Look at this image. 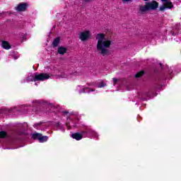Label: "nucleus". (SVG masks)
<instances>
[{"label":"nucleus","mask_w":181,"mask_h":181,"mask_svg":"<svg viewBox=\"0 0 181 181\" xmlns=\"http://www.w3.org/2000/svg\"><path fill=\"white\" fill-rule=\"evenodd\" d=\"M47 139H49V137L47 136H42L41 134V136L40 138V142H46V141H47Z\"/></svg>","instance_id":"nucleus-13"},{"label":"nucleus","mask_w":181,"mask_h":181,"mask_svg":"<svg viewBox=\"0 0 181 181\" xmlns=\"http://www.w3.org/2000/svg\"><path fill=\"white\" fill-rule=\"evenodd\" d=\"M62 114H64L65 115H67V114H69V111H63Z\"/></svg>","instance_id":"nucleus-20"},{"label":"nucleus","mask_w":181,"mask_h":181,"mask_svg":"<svg viewBox=\"0 0 181 181\" xmlns=\"http://www.w3.org/2000/svg\"><path fill=\"white\" fill-rule=\"evenodd\" d=\"M42 124H43L42 122H40L39 123L34 124L33 127L34 128H39V127H42Z\"/></svg>","instance_id":"nucleus-16"},{"label":"nucleus","mask_w":181,"mask_h":181,"mask_svg":"<svg viewBox=\"0 0 181 181\" xmlns=\"http://www.w3.org/2000/svg\"><path fill=\"white\" fill-rule=\"evenodd\" d=\"M8 134L5 131L0 132V138H5Z\"/></svg>","instance_id":"nucleus-15"},{"label":"nucleus","mask_w":181,"mask_h":181,"mask_svg":"<svg viewBox=\"0 0 181 181\" xmlns=\"http://www.w3.org/2000/svg\"><path fill=\"white\" fill-rule=\"evenodd\" d=\"M160 66L162 67V64L161 63L160 64Z\"/></svg>","instance_id":"nucleus-28"},{"label":"nucleus","mask_w":181,"mask_h":181,"mask_svg":"<svg viewBox=\"0 0 181 181\" xmlns=\"http://www.w3.org/2000/svg\"><path fill=\"white\" fill-rule=\"evenodd\" d=\"M42 136V134H39V133L34 134L32 136V139H38V141H40V136Z\"/></svg>","instance_id":"nucleus-11"},{"label":"nucleus","mask_w":181,"mask_h":181,"mask_svg":"<svg viewBox=\"0 0 181 181\" xmlns=\"http://www.w3.org/2000/svg\"><path fill=\"white\" fill-rule=\"evenodd\" d=\"M91 91H95V89H91L88 91V93H91Z\"/></svg>","instance_id":"nucleus-24"},{"label":"nucleus","mask_w":181,"mask_h":181,"mask_svg":"<svg viewBox=\"0 0 181 181\" xmlns=\"http://www.w3.org/2000/svg\"><path fill=\"white\" fill-rule=\"evenodd\" d=\"M144 74H145V71H141L135 74V77H136V78H139V77H142V76H144Z\"/></svg>","instance_id":"nucleus-12"},{"label":"nucleus","mask_w":181,"mask_h":181,"mask_svg":"<svg viewBox=\"0 0 181 181\" xmlns=\"http://www.w3.org/2000/svg\"><path fill=\"white\" fill-rule=\"evenodd\" d=\"M28 8V3L19 4L16 8V11L18 12H25Z\"/></svg>","instance_id":"nucleus-7"},{"label":"nucleus","mask_w":181,"mask_h":181,"mask_svg":"<svg viewBox=\"0 0 181 181\" xmlns=\"http://www.w3.org/2000/svg\"><path fill=\"white\" fill-rule=\"evenodd\" d=\"M90 1H91V0H83V2L85 4H87L88 2H90Z\"/></svg>","instance_id":"nucleus-21"},{"label":"nucleus","mask_w":181,"mask_h":181,"mask_svg":"<svg viewBox=\"0 0 181 181\" xmlns=\"http://www.w3.org/2000/svg\"><path fill=\"white\" fill-rule=\"evenodd\" d=\"M123 2H129L131 0H122Z\"/></svg>","instance_id":"nucleus-25"},{"label":"nucleus","mask_w":181,"mask_h":181,"mask_svg":"<svg viewBox=\"0 0 181 181\" xmlns=\"http://www.w3.org/2000/svg\"><path fill=\"white\" fill-rule=\"evenodd\" d=\"M1 46H11V44L8 41H2Z\"/></svg>","instance_id":"nucleus-17"},{"label":"nucleus","mask_w":181,"mask_h":181,"mask_svg":"<svg viewBox=\"0 0 181 181\" xmlns=\"http://www.w3.org/2000/svg\"><path fill=\"white\" fill-rule=\"evenodd\" d=\"M83 134H84V132H83L82 133H78V132L73 133L71 134V137L74 139H76V141H80L83 139Z\"/></svg>","instance_id":"nucleus-8"},{"label":"nucleus","mask_w":181,"mask_h":181,"mask_svg":"<svg viewBox=\"0 0 181 181\" xmlns=\"http://www.w3.org/2000/svg\"><path fill=\"white\" fill-rule=\"evenodd\" d=\"M105 86H107V83H105V82H104V81H102L100 82L98 87V88H101L103 87H105Z\"/></svg>","instance_id":"nucleus-14"},{"label":"nucleus","mask_w":181,"mask_h":181,"mask_svg":"<svg viewBox=\"0 0 181 181\" xmlns=\"http://www.w3.org/2000/svg\"><path fill=\"white\" fill-rule=\"evenodd\" d=\"M143 1H146V2H148V1H149V0H143Z\"/></svg>","instance_id":"nucleus-27"},{"label":"nucleus","mask_w":181,"mask_h":181,"mask_svg":"<svg viewBox=\"0 0 181 181\" xmlns=\"http://www.w3.org/2000/svg\"><path fill=\"white\" fill-rule=\"evenodd\" d=\"M98 40L97 46H110V45H115V38L110 37H106L104 33H98L95 37Z\"/></svg>","instance_id":"nucleus-1"},{"label":"nucleus","mask_w":181,"mask_h":181,"mask_svg":"<svg viewBox=\"0 0 181 181\" xmlns=\"http://www.w3.org/2000/svg\"><path fill=\"white\" fill-rule=\"evenodd\" d=\"M88 88H84L83 89V93H86V90H88Z\"/></svg>","instance_id":"nucleus-22"},{"label":"nucleus","mask_w":181,"mask_h":181,"mask_svg":"<svg viewBox=\"0 0 181 181\" xmlns=\"http://www.w3.org/2000/svg\"><path fill=\"white\" fill-rule=\"evenodd\" d=\"M13 59H14L15 60H16L18 57H17L16 55H13Z\"/></svg>","instance_id":"nucleus-23"},{"label":"nucleus","mask_w":181,"mask_h":181,"mask_svg":"<svg viewBox=\"0 0 181 181\" xmlns=\"http://www.w3.org/2000/svg\"><path fill=\"white\" fill-rule=\"evenodd\" d=\"M161 1L164 3L159 7L160 12H165L166 9H172V8H173V3L170 1V0H161Z\"/></svg>","instance_id":"nucleus-3"},{"label":"nucleus","mask_w":181,"mask_h":181,"mask_svg":"<svg viewBox=\"0 0 181 181\" xmlns=\"http://www.w3.org/2000/svg\"><path fill=\"white\" fill-rule=\"evenodd\" d=\"M110 46H97V51L102 56H108L111 54V52L108 49Z\"/></svg>","instance_id":"nucleus-4"},{"label":"nucleus","mask_w":181,"mask_h":181,"mask_svg":"<svg viewBox=\"0 0 181 181\" xmlns=\"http://www.w3.org/2000/svg\"><path fill=\"white\" fill-rule=\"evenodd\" d=\"M158 7L159 3L156 1H153L151 2H146L144 6H140L139 11L141 13H144V12H147V11H155V9H157Z\"/></svg>","instance_id":"nucleus-2"},{"label":"nucleus","mask_w":181,"mask_h":181,"mask_svg":"<svg viewBox=\"0 0 181 181\" xmlns=\"http://www.w3.org/2000/svg\"><path fill=\"white\" fill-rule=\"evenodd\" d=\"M50 75L48 74H35L33 78V81H45V80H49Z\"/></svg>","instance_id":"nucleus-5"},{"label":"nucleus","mask_w":181,"mask_h":181,"mask_svg":"<svg viewBox=\"0 0 181 181\" xmlns=\"http://www.w3.org/2000/svg\"><path fill=\"white\" fill-rule=\"evenodd\" d=\"M58 53L59 54H65V53H67V48L64 47H59L58 48Z\"/></svg>","instance_id":"nucleus-9"},{"label":"nucleus","mask_w":181,"mask_h":181,"mask_svg":"<svg viewBox=\"0 0 181 181\" xmlns=\"http://www.w3.org/2000/svg\"><path fill=\"white\" fill-rule=\"evenodd\" d=\"M4 49H6V50H9L11 49V46H3Z\"/></svg>","instance_id":"nucleus-19"},{"label":"nucleus","mask_w":181,"mask_h":181,"mask_svg":"<svg viewBox=\"0 0 181 181\" xmlns=\"http://www.w3.org/2000/svg\"><path fill=\"white\" fill-rule=\"evenodd\" d=\"M59 43H60V37H57L52 42V46H59Z\"/></svg>","instance_id":"nucleus-10"},{"label":"nucleus","mask_w":181,"mask_h":181,"mask_svg":"<svg viewBox=\"0 0 181 181\" xmlns=\"http://www.w3.org/2000/svg\"><path fill=\"white\" fill-rule=\"evenodd\" d=\"M89 37H90V31L88 30L82 32L79 35V39L81 40V42H86V40H88Z\"/></svg>","instance_id":"nucleus-6"},{"label":"nucleus","mask_w":181,"mask_h":181,"mask_svg":"<svg viewBox=\"0 0 181 181\" xmlns=\"http://www.w3.org/2000/svg\"><path fill=\"white\" fill-rule=\"evenodd\" d=\"M117 83H118V78H113V83H114V86H115V84H117Z\"/></svg>","instance_id":"nucleus-18"},{"label":"nucleus","mask_w":181,"mask_h":181,"mask_svg":"<svg viewBox=\"0 0 181 181\" xmlns=\"http://www.w3.org/2000/svg\"><path fill=\"white\" fill-rule=\"evenodd\" d=\"M51 107H54V105L50 104Z\"/></svg>","instance_id":"nucleus-26"}]
</instances>
